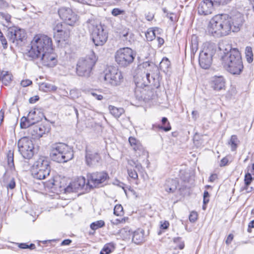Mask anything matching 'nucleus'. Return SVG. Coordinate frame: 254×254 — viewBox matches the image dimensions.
Listing matches in <instances>:
<instances>
[{"label":"nucleus","mask_w":254,"mask_h":254,"mask_svg":"<svg viewBox=\"0 0 254 254\" xmlns=\"http://www.w3.org/2000/svg\"><path fill=\"white\" fill-rule=\"evenodd\" d=\"M33 177L38 180L44 179L50 175L51 171L49 162L44 156L40 157L31 168Z\"/></svg>","instance_id":"9"},{"label":"nucleus","mask_w":254,"mask_h":254,"mask_svg":"<svg viewBox=\"0 0 254 254\" xmlns=\"http://www.w3.org/2000/svg\"><path fill=\"white\" fill-rule=\"evenodd\" d=\"M0 75L1 76V81L4 85H7L11 82L12 76L8 71H2L0 72Z\"/></svg>","instance_id":"29"},{"label":"nucleus","mask_w":254,"mask_h":254,"mask_svg":"<svg viewBox=\"0 0 254 254\" xmlns=\"http://www.w3.org/2000/svg\"><path fill=\"white\" fill-rule=\"evenodd\" d=\"M39 88L41 90L47 92L56 91L57 87L48 83L43 82L39 85Z\"/></svg>","instance_id":"28"},{"label":"nucleus","mask_w":254,"mask_h":254,"mask_svg":"<svg viewBox=\"0 0 254 254\" xmlns=\"http://www.w3.org/2000/svg\"><path fill=\"white\" fill-rule=\"evenodd\" d=\"M109 179V176L106 172H96L88 174L86 185L90 188H99L105 185Z\"/></svg>","instance_id":"13"},{"label":"nucleus","mask_w":254,"mask_h":254,"mask_svg":"<svg viewBox=\"0 0 254 254\" xmlns=\"http://www.w3.org/2000/svg\"><path fill=\"white\" fill-rule=\"evenodd\" d=\"M31 125H32L31 123V121L29 120L28 116L27 117H23L21 119L20 127L22 128H26L29 127Z\"/></svg>","instance_id":"37"},{"label":"nucleus","mask_w":254,"mask_h":254,"mask_svg":"<svg viewBox=\"0 0 254 254\" xmlns=\"http://www.w3.org/2000/svg\"><path fill=\"white\" fill-rule=\"evenodd\" d=\"M169 226V223L168 221H165L163 223H161L160 228L162 229L166 230L168 229Z\"/></svg>","instance_id":"57"},{"label":"nucleus","mask_w":254,"mask_h":254,"mask_svg":"<svg viewBox=\"0 0 254 254\" xmlns=\"http://www.w3.org/2000/svg\"><path fill=\"white\" fill-rule=\"evenodd\" d=\"M162 123L163 125H165L168 123V126L167 127L159 126V128L164 130L165 131H168L171 129V126L169 122H168V119L166 117H163L162 119Z\"/></svg>","instance_id":"42"},{"label":"nucleus","mask_w":254,"mask_h":254,"mask_svg":"<svg viewBox=\"0 0 254 254\" xmlns=\"http://www.w3.org/2000/svg\"><path fill=\"white\" fill-rule=\"evenodd\" d=\"M135 56V53L129 48H120L115 53V61L120 67H126L133 63Z\"/></svg>","instance_id":"10"},{"label":"nucleus","mask_w":254,"mask_h":254,"mask_svg":"<svg viewBox=\"0 0 254 254\" xmlns=\"http://www.w3.org/2000/svg\"><path fill=\"white\" fill-rule=\"evenodd\" d=\"M245 55L247 61L249 63H251L253 61V53L251 47H247L245 49Z\"/></svg>","instance_id":"33"},{"label":"nucleus","mask_w":254,"mask_h":254,"mask_svg":"<svg viewBox=\"0 0 254 254\" xmlns=\"http://www.w3.org/2000/svg\"><path fill=\"white\" fill-rule=\"evenodd\" d=\"M18 150L23 158L31 159L34 155V144L31 139L24 137L18 141Z\"/></svg>","instance_id":"14"},{"label":"nucleus","mask_w":254,"mask_h":254,"mask_svg":"<svg viewBox=\"0 0 254 254\" xmlns=\"http://www.w3.org/2000/svg\"><path fill=\"white\" fill-rule=\"evenodd\" d=\"M104 73L105 81L112 86H120L124 81L123 73L117 67L109 66L105 69Z\"/></svg>","instance_id":"11"},{"label":"nucleus","mask_w":254,"mask_h":254,"mask_svg":"<svg viewBox=\"0 0 254 254\" xmlns=\"http://www.w3.org/2000/svg\"><path fill=\"white\" fill-rule=\"evenodd\" d=\"M7 164L11 170L14 169L13 152L9 150L7 153Z\"/></svg>","instance_id":"34"},{"label":"nucleus","mask_w":254,"mask_h":254,"mask_svg":"<svg viewBox=\"0 0 254 254\" xmlns=\"http://www.w3.org/2000/svg\"><path fill=\"white\" fill-rule=\"evenodd\" d=\"M179 182L176 179H169L165 184V190L168 193H174L177 189Z\"/></svg>","instance_id":"22"},{"label":"nucleus","mask_w":254,"mask_h":254,"mask_svg":"<svg viewBox=\"0 0 254 254\" xmlns=\"http://www.w3.org/2000/svg\"><path fill=\"white\" fill-rule=\"evenodd\" d=\"M91 95L98 100H101L103 99V96L102 95L98 94L95 92H91Z\"/></svg>","instance_id":"54"},{"label":"nucleus","mask_w":254,"mask_h":254,"mask_svg":"<svg viewBox=\"0 0 254 254\" xmlns=\"http://www.w3.org/2000/svg\"><path fill=\"white\" fill-rule=\"evenodd\" d=\"M233 238H234V235L233 234H230L228 236V237H227V239L226 240V242H225L226 244L227 245H230L231 243Z\"/></svg>","instance_id":"55"},{"label":"nucleus","mask_w":254,"mask_h":254,"mask_svg":"<svg viewBox=\"0 0 254 254\" xmlns=\"http://www.w3.org/2000/svg\"><path fill=\"white\" fill-rule=\"evenodd\" d=\"M254 180V174L253 175L248 172L245 175L244 182L247 185H250Z\"/></svg>","instance_id":"38"},{"label":"nucleus","mask_w":254,"mask_h":254,"mask_svg":"<svg viewBox=\"0 0 254 254\" xmlns=\"http://www.w3.org/2000/svg\"><path fill=\"white\" fill-rule=\"evenodd\" d=\"M108 108L110 113L116 118H119L125 112L124 109L123 108H117L110 105Z\"/></svg>","instance_id":"27"},{"label":"nucleus","mask_w":254,"mask_h":254,"mask_svg":"<svg viewBox=\"0 0 254 254\" xmlns=\"http://www.w3.org/2000/svg\"><path fill=\"white\" fill-rule=\"evenodd\" d=\"M6 187L8 190H12L15 187V182L13 178L10 179L9 181L7 183Z\"/></svg>","instance_id":"45"},{"label":"nucleus","mask_w":254,"mask_h":254,"mask_svg":"<svg viewBox=\"0 0 254 254\" xmlns=\"http://www.w3.org/2000/svg\"><path fill=\"white\" fill-rule=\"evenodd\" d=\"M209 194L208 192L206 190H205L203 193V209H205V205L207 204L209 201Z\"/></svg>","instance_id":"48"},{"label":"nucleus","mask_w":254,"mask_h":254,"mask_svg":"<svg viewBox=\"0 0 254 254\" xmlns=\"http://www.w3.org/2000/svg\"><path fill=\"white\" fill-rule=\"evenodd\" d=\"M51 159L58 163H65L73 158V151L70 146L63 142L53 144L50 147Z\"/></svg>","instance_id":"4"},{"label":"nucleus","mask_w":254,"mask_h":254,"mask_svg":"<svg viewBox=\"0 0 254 254\" xmlns=\"http://www.w3.org/2000/svg\"><path fill=\"white\" fill-rule=\"evenodd\" d=\"M211 87L214 90L219 91L225 87V80L224 78L220 76H215L213 78Z\"/></svg>","instance_id":"21"},{"label":"nucleus","mask_w":254,"mask_h":254,"mask_svg":"<svg viewBox=\"0 0 254 254\" xmlns=\"http://www.w3.org/2000/svg\"><path fill=\"white\" fill-rule=\"evenodd\" d=\"M19 247L20 249H30L31 250H33L35 249V246L33 244H31L28 245L26 243H20L19 244Z\"/></svg>","instance_id":"46"},{"label":"nucleus","mask_w":254,"mask_h":254,"mask_svg":"<svg viewBox=\"0 0 254 254\" xmlns=\"http://www.w3.org/2000/svg\"><path fill=\"white\" fill-rule=\"evenodd\" d=\"M132 241L136 244H139L144 241V231L142 229H138L134 231L132 236Z\"/></svg>","instance_id":"25"},{"label":"nucleus","mask_w":254,"mask_h":254,"mask_svg":"<svg viewBox=\"0 0 254 254\" xmlns=\"http://www.w3.org/2000/svg\"><path fill=\"white\" fill-rule=\"evenodd\" d=\"M191 115L192 116V118L196 120L198 117V113L196 111H193L191 113Z\"/></svg>","instance_id":"64"},{"label":"nucleus","mask_w":254,"mask_h":254,"mask_svg":"<svg viewBox=\"0 0 254 254\" xmlns=\"http://www.w3.org/2000/svg\"><path fill=\"white\" fill-rule=\"evenodd\" d=\"M228 162V159L226 157H224L222 158L221 160L220 166V167H223L226 166Z\"/></svg>","instance_id":"56"},{"label":"nucleus","mask_w":254,"mask_h":254,"mask_svg":"<svg viewBox=\"0 0 254 254\" xmlns=\"http://www.w3.org/2000/svg\"><path fill=\"white\" fill-rule=\"evenodd\" d=\"M217 178V175L216 174H212L209 178V182H213Z\"/></svg>","instance_id":"61"},{"label":"nucleus","mask_w":254,"mask_h":254,"mask_svg":"<svg viewBox=\"0 0 254 254\" xmlns=\"http://www.w3.org/2000/svg\"><path fill=\"white\" fill-rule=\"evenodd\" d=\"M127 173H128V176L130 178H131L134 180L137 179L138 178V175L135 170H132V169H127Z\"/></svg>","instance_id":"50"},{"label":"nucleus","mask_w":254,"mask_h":254,"mask_svg":"<svg viewBox=\"0 0 254 254\" xmlns=\"http://www.w3.org/2000/svg\"><path fill=\"white\" fill-rule=\"evenodd\" d=\"M215 5H225L230 2L232 0H213Z\"/></svg>","instance_id":"51"},{"label":"nucleus","mask_w":254,"mask_h":254,"mask_svg":"<svg viewBox=\"0 0 254 254\" xmlns=\"http://www.w3.org/2000/svg\"><path fill=\"white\" fill-rule=\"evenodd\" d=\"M25 30L17 27L8 28L7 30V37L10 42H12L14 46H21L23 41L26 38Z\"/></svg>","instance_id":"15"},{"label":"nucleus","mask_w":254,"mask_h":254,"mask_svg":"<svg viewBox=\"0 0 254 254\" xmlns=\"http://www.w3.org/2000/svg\"><path fill=\"white\" fill-rule=\"evenodd\" d=\"M156 37L158 43V46L159 47H161L164 44V40L163 38L158 37L157 35Z\"/></svg>","instance_id":"62"},{"label":"nucleus","mask_w":254,"mask_h":254,"mask_svg":"<svg viewBox=\"0 0 254 254\" xmlns=\"http://www.w3.org/2000/svg\"><path fill=\"white\" fill-rule=\"evenodd\" d=\"M114 214L117 216H122L123 215V207L121 204L115 205L114 209Z\"/></svg>","instance_id":"40"},{"label":"nucleus","mask_w":254,"mask_h":254,"mask_svg":"<svg viewBox=\"0 0 254 254\" xmlns=\"http://www.w3.org/2000/svg\"><path fill=\"white\" fill-rule=\"evenodd\" d=\"M128 141L130 145L133 147V150L135 151L141 149L142 146L141 145L140 142L134 137H130L128 138Z\"/></svg>","instance_id":"31"},{"label":"nucleus","mask_w":254,"mask_h":254,"mask_svg":"<svg viewBox=\"0 0 254 254\" xmlns=\"http://www.w3.org/2000/svg\"><path fill=\"white\" fill-rule=\"evenodd\" d=\"M170 62L167 58H164L160 63V68L163 71H168L170 66Z\"/></svg>","instance_id":"32"},{"label":"nucleus","mask_w":254,"mask_h":254,"mask_svg":"<svg viewBox=\"0 0 254 254\" xmlns=\"http://www.w3.org/2000/svg\"><path fill=\"white\" fill-rule=\"evenodd\" d=\"M58 13L61 18L69 25H74L78 21L77 15L69 7H61L58 10Z\"/></svg>","instance_id":"16"},{"label":"nucleus","mask_w":254,"mask_h":254,"mask_svg":"<svg viewBox=\"0 0 254 254\" xmlns=\"http://www.w3.org/2000/svg\"><path fill=\"white\" fill-rule=\"evenodd\" d=\"M198 215L196 212L192 211L189 215V220L192 223L195 222L197 219Z\"/></svg>","instance_id":"49"},{"label":"nucleus","mask_w":254,"mask_h":254,"mask_svg":"<svg viewBox=\"0 0 254 254\" xmlns=\"http://www.w3.org/2000/svg\"><path fill=\"white\" fill-rule=\"evenodd\" d=\"M125 10L121 9L119 8H115L112 10L111 13L114 16H118L119 15L124 14Z\"/></svg>","instance_id":"44"},{"label":"nucleus","mask_w":254,"mask_h":254,"mask_svg":"<svg viewBox=\"0 0 254 254\" xmlns=\"http://www.w3.org/2000/svg\"><path fill=\"white\" fill-rule=\"evenodd\" d=\"M39 98L38 96H35L32 97H31L29 101L30 103L33 104L35 103L36 101H37L39 100Z\"/></svg>","instance_id":"59"},{"label":"nucleus","mask_w":254,"mask_h":254,"mask_svg":"<svg viewBox=\"0 0 254 254\" xmlns=\"http://www.w3.org/2000/svg\"><path fill=\"white\" fill-rule=\"evenodd\" d=\"M97 60L93 51L85 57L79 59L76 64L77 74L80 76H89Z\"/></svg>","instance_id":"8"},{"label":"nucleus","mask_w":254,"mask_h":254,"mask_svg":"<svg viewBox=\"0 0 254 254\" xmlns=\"http://www.w3.org/2000/svg\"><path fill=\"white\" fill-rule=\"evenodd\" d=\"M53 51V43L51 38L45 35H36L31 42L28 56L31 58H36L41 54Z\"/></svg>","instance_id":"3"},{"label":"nucleus","mask_w":254,"mask_h":254,"mask_svg":"<svg viewBox=\"0 0 254 254\" xmlns=\"http://www.w3.org/2000/svg\"><path fill=\"white\" fill-rule=\"evenodd\" d=\"M219 49L223 54L222 64L226 70L234 75L240 74L243 69L241 55L238 49H232L229 45L219 44Z\"/></svg>","instance_id":"2"},{"label":"nucleus","mask_w":254,"mask_h":254,"mask_svg":"<svg viewBox=\"0 0 254 254\" xmlns=\"http://www.w3.org/2000/svg\"><path fill=\"white\" fill-rule=\"evenodd\" d=\"M160 32L158 28H150L145 33V36L148 41H151L157 37Z\"/></svg>","instance_id":"26"},{"label":"nucleus","mask_w":254,"mask_h":254,"mask_svg":"<svg viewBox=\"0 0 254 254\" xmlns=\"http://www.w3.org/2000/svg\"><path fill=\"white\" fill-rule=\"evenodd\" d=\"M9 7V4L5 0H0V9H5Z\"/></svg>","instance_id":"52"},{"label":"nucleus","mask_w":254,"mask_h":254,"mask_svg":"<svg viewBox=\"0 0 254 254\" xmlns=\"http://www.w3.org/2000/svg\"><path fill=\"white\" fill-rule=\"evenodd\" d=\"M239 141L238 138L236 135H232L231 136V138L228 142L229 145L231 146V149L232 151H235L238 147L237 143L239 142Z\"/></svg>","instance_id":"30"},{"label":"nucleus","mask_w":254,"mask_h":254,"mask_svg":"<svg viewBox=\"0 0 254 254\" xmlns=\"http://www.w3.org/2000/svg\"><path fill=\"white\" fill-rule=\"evenodd\" d=\"M46 129L44 125H35L30 127L29 131L32 135L36 137H41L45 133Z\"/></svg>","instance_id":"20"},{"label":"nucleus","mask_w":254,"mask_h":254,"mask_svg":"<svg viewBox=\"0 0 254 254\" xmlns=\"http://www.w3.org/2000/svg\"><path fill=\"white\" fill-rule=\"evenodd\" d=\"M53 30H54V35L56 34V33H59L61 31L64 30L63 28V24L60 22L58 23L53 27Z\"/></svg>","instance_id":"47"},{"label":"nucleus","mask_w":254,"mask_h":254,"mask_svg":"<svg viewBox=\"0 0 254 254\" xmlns=\"http://www.w3.org/2000/svg\"><path fill=\"white\" fill-rule=\"evenodd\" d=\"M70 32L69 30L65 29L61 31L59 33H56L54 37L58 42H66L69 37Z\"/></svg>","instance_id":"24"},{"label":"nucleus","mask_w":254,"mask_h":254,"mask_svg":"<svg viewBox=\"0 0 254 254\" xmlns=\"http://www.w3.org/2000/svg\"><path fill=\"white\" fill-rule=\"evenodd\" d=\"M85 160L86 164L90 167L96 165L101 160L99 154L86 149Z\"/></svg>","instance_id":"19"},{"label":"nucleus","mask_w":254,"mask_h":254,"mask_svg":"<svg viewBox=\"0 0 254 254\" xmlns=\"http://www.w3.org/2000/svg\"><path fill=\"white\" fill-rule=\"evenodd\" d=\"M87 26L91 33L92 41L96 46H103L108 39V33L102 25L94 19H89Z\"/></svg>","instance_id":"7"},{"label":"nucleus","mask_w":254,"mask_h":254,"mask_svg":"<svg viewBox=\"0 0 254 254\" xmlns=\"http://www.w3.org/2000/svg\"><path fill=\"white\" fill-rule=\"evenodd\" d=\"M33 60H39L41 64L46 66L53 67L57 64V60L56 54L53 51H48L45 53L38 56L36 58H32Z\"/></svg>","instance_id":"17"},{"label":"nucleus","mask_w":254,"mask_h":254,"mask_svg":"<svg viewBox=\"0 0 254 254\" xmlns=\"http://www.w3.org/2000/svg\"><path fill=\"white\" fill-rule=\"evenodd\" d=\"M114 249V247L113 244H107L104 246L100 254H109L112 252Z\"/></svg>","instance_id":"35"},{"label":"nucleus","mask_w":254,"mask_h":254,"mask_svg":"<svg viewBox=\"0 0 254 254\" xmlns=\"http://www.w3.org/2000/svg\"><path fill=\"white\" fill-rule=\"evenodd\" d=\"M215 5L213 0H203L197 7L198 13L201 15H207L212 13Z\"/></svg>","instance_id":"18"},{"label":"nucleus","mask_w":254,"mask_h":254,"mask_svg":"<svg viewBox=\"0 0 254 254\" xmlns=\"http://www.w3.org/2000/svg\"><path fill=\"white\" fill-rule=\"evenodd\" d=\"M42 116L43 115L38 110L35 109L29 112L28 119L32 125H34L41 120Z\"/></svg>","instance_id":"23"},{"label":"nucleus","mask_w":254,"mask_h":254,"mask_svg":"<svg viewBox=\"0 0 254 254\" xmlns=\"http://www.w3.org/2000/svg\"><path fill=\"white\" fill-rule=\"evenodd\" d=\"M0 19L5 20L6 23L9 24L10 22L11 16L7 13L0 12Z\"/></svg>","instance_id":"43"},{"label":"nucleus","mask_w":254,"mask_h":254,"mask_svg":"<svg viewBox=\"0 0 254 254\" xmlns=\"http://www.w3.org/2000/svg\"><path fill=\"white\" fill-rule=\"evenodd\" d=\"M173 242L177 245L180 250H182L184 248L185 244L184 242L182 241V238L179 237L174 238L173 239Z\"/></svg>","instance_id":"39"},{"label":"nucleus","mask_w":254,"mask_h":254,"mask_svg":"<svg viewBox=\"0 0 254 254\" xmlns=\"http://www.w3.org/2000/svg\"><path fill=\"white\" fill-rule=\"evenodd\" d=\"M145 69V76L142 77L141 86H146L150 84L155 87L160 86V72L158 67L153 63L146 62L142 64Z\"/></svg>","instance_id":"6"},{"label":"nucleus","mask_w":254,"mask_h":254,"mask_svg":"<svg viewBox=\"0 0 254 254\" xmlns=\"http://www.w3.org/2000/svg\"><path fill=\"white\" fill-rule=\"evenodd\" d=\"M105 226V222L103 220H98L90 224V228L93 230H96Z\"/></svg>","instance_id":"36"},{"label":"nucleus","mask_w":254,"mask_h":254,"mask_svg":"<svg viewBox=\"0 0 254 254\" xmlns=\"http://www.w3.org/2000/svg\"><path fill=\"white\" fill-rule=\"evenodd\" d=\"M146 19L148 20V21H151L153 19V17H154V15L150 12H149L148 13H147L146 15Z\"/></svg>","instance_id":"63"},{"label":"nucleus","mask_w":254,"mask_h":254,"mask_svg":"<svg viewBox=\"0 0 254 254\" xmlns=\"http://www.w3.org/2000/svg\"><path fill=\"white\" fill-rule=\"evenodd\" d=\"M215 53L213 45L206 44L204 45L199 56V64L202 68L208 69L210 67Z\"/></svg>","instance_id":"12"},{"label":"nucleus","mask_w":254,"mask_h":254,"mask_svg":"<svg viewBox=\"0 0 254 254\" xmlns=\"http://www.w3.org/2000/svg\"><path fill=\"white\" fill-rule=\"evenodd\" d=\"M32 83V81L29 79L23 80L21 82V85L23 87H27V86L31 85Z\"/></svg>","instance_id":"53"},{"label":"nucleus","mask_w":254,"mask_h":254,"mask_svg":"<svg viewBox=\"0 0 254 254\" xmlns=\"http://www.w3.org/2000/svg\"><path fill=\"white\" fill-rule=\"evenodd\" d=\"M71 240L70 239H65L64 240L62 243H61V246H65V245H69L70 243H71Z\"/></svg>","instance_id":"60"},{"label":"nucleus","mask_w":254,"mask_h":254,"mask_svg":"<svg viewBox=\"0 0 254 254\" xmlns=\"http://www.w3.org/2000/svg\"><path fill=\"white\" fill-rule=\"evenodd\" d=\"M233 32L237 31L242 24V17L240 16L234 22H232L231 17L227 14H218L210 19L207 27L210 35L216 37H222L229 34L232 28Z\"/></svg>","instance_id":"1"},{"label":"nucleus","mask_w":254,"mask_h":254,"mask_svg":"<svg viewBox=\"0 0 254 254\" xmlns=\"http://www.w3.org/2000/svg\"><path fill=\"white\" fill-rule=\"evenodd\" d=\"M85 178L83 177H79L71 182L67 186L65 187L61 181V179L56 177L46 182L45 186L49 188H59L61 189V190H64L65 193H70L82 189L85 186Z\"/></svg>","instance_id":"5"},{"label":"nucleus","mask_w":254,"mask_h":254,"mask_svg":"<svg viewBox=\"0 0 254 254\" xmlns=\"http://www.w3.org/2000/svg\"><path fill=\"white\" fill-rule=\"evenodd\" d=\"M125 222V218H122L120 219H116L113 222H112L113 224L114 225H118L119 224L121 223H124Z\"/></svg>","instance_id":"58"},{"label":"nucleus","mask_w":254,"mask_h":254,"mask_svg":"<svg viewBox=\"0 0 254 254\" xmlns=\"http://www.w3.org/2000/svg\"><path fill=\"white\" fill-rule=\"evenodd\" d=\"M163 10L165 13H166V16L169 19V20L172 22H175L177 21V17L176 14L173 13H168L166 9L163 8Z\"/></svg>","instance_id":"41"}]
</instances>
